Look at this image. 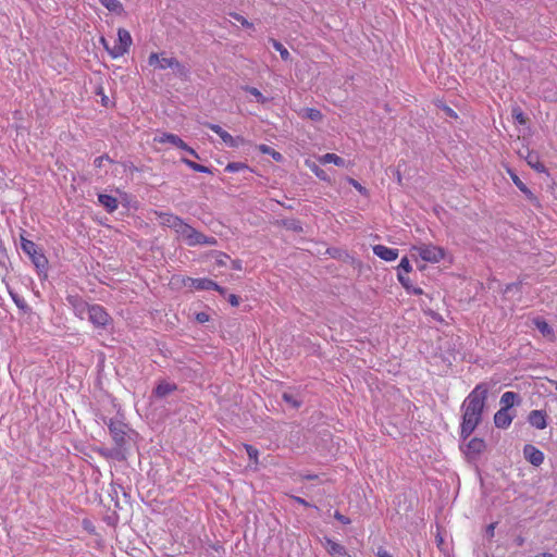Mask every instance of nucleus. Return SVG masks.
<instances>
[{
    "label": "nucleus",
    "mask_w": 557,
    "mask_h": 557,
    "mask_svg": "<svg viewBox=\"0 0 557 557\" xmlns=\"http://www.w3.org/2000/svg\"><path fill=\"white\" fill-rule=\"evenodd\" d=\"M321 161L323 163H330L333 162L337 165H343L345 163L344 159L336 156L335 153H326L321 158Z\"/></svg>",
    "instance_id": "nucleus-32"
},
{
    "label": "nucleus",
    "mask_w": 557,
    "mask_h": 557,
    "mask_svg": "<svg viewBox=\"0 0 557 557\" xmlns=\"http://www.w3.org/2000/svg\"><path fill=\"white\" fill-rule=\"evenodd\" d=\"M486 448V444L483 438L473 437L467 444V455L470 457H476L481 455Z\"/></svg>",
    "instance_id": "nucleus-10"
},
{
    "label": "nucleus",
    "mask_w": 557,
    "mask_h": 557,
    "mask_svg": "<svg viewBox=\"0 0 557 557\" xmlns=\"http://www.w3.org/2000/svg\"><path fill=\"white\" fill-rule=\"evenodd\" d=\"M511 180L515 183V185L528 197L532 196L531 190L525 186V184L518 177L517 174L510 173Z\"/></svg>",
    "instance_id": "nucleus-31"
},
{
    "label": "nucleus",
    "mask_w": 557,
    "mask_h": 557,
    "mask_svg": "<svg viewBox=\"0 0 557 557\" xmlns=\"http://www.w3.org/2000/svg\"><path fill=\"white\" fill-rule=\"evenodd\" d=\"M244 448L247 451L249 459L253 462L255 468L259 465V450L249 444H244Z\"/></svg>",
    "instance_id": "nucleus-29"
},
{
    "label": "nucleus",
    "mask_w": 557,
    "mask_h": 557,
    "mask_svg": "<svg viewBox=\"0 0 557 557\" xmlns=\"http://www.w3.org/2000/svg\"><path fill=\"white\" fill-rule=\"evenodd\" d=\"M244 89L250 95H252L256 98L257 102L263 104L268 101V99L256 87L246 86L244 87Z\"/></svg>",
    "instance_id": "nucleus-33"
},
{
    "label": "nucleus",
    "mask_w": 557,
    "mask_h": 557,
    "mask_svg": "<svg viewBox=\"0 0 557 557\" xmlns=\"http://www.w3.org/2000/svg\"><path fill=\"white\" fill-rule=\"evenodd\" d=\"M180 236L187 242V245L197 246L199 232L186 223L185 227L181 231Z\"/></svg>",
    "instance_id": "nucleus-14"
},
{
    "label": "nucleus",
    "mask_w": 557,
    "mask_h": 557,
    "mask_svg": "<svg viewBox=\"0 0 557 557\" xmlns=\"http://www.w3.org/2000/svg\"><path fill=\"white\" fill-rule=\"evenodd\" d=\"M230 257L227 255H223V253H220L219 255V258L216 259V263L218 265H225L226 264V259H228Z\"/></svg>",
    "instance_id": "nucleus-49"
},
{
    "label": "nucleus",
    "mask_w": 557,
    "mask_h": 557,
    "mask_svg": "<svg viewBox=\"0 0 557 557\" xmlns=\"http://www.w3.org/2000/svg\"><path fill=\"white\" fill-rule=\"evenodd\" d=\"M294 498H295V500H296L297 503H299V504H301V505H305V506H308V503H307L305 499H302V498H300V497H294Z\"/></svg>",
    "instance_id": "nucleus-57"
},
{
    "label": "nucleus",
    "mask_w": 557,
    "mask_h": 557,
    "mask_svg": "<svg viewBox=\"0 0 557 557\" xmlns=\"http://www.w3.org/2000/svg\"><path fill=\"white\" fill-rule=\"evenodd\" d=\"M232 267H233V269H235V270H242V261H239V260H233V261H232Z\"/></svg>",
    "instance_id": "nucleus-55"
},
{
    "label": "nucleus",
    "mask_w": 557,
    "mask_h": 557,
    "mask_svg": "<svg viewBox=\"0 0 557 557\" xmlns=\"http://www.w3.org/2000/svg\"><path fill=\"white\" fill-rule=\"evenodd\" d=\"M301 117L309 119L313 122H319L322 120V113L320 110L314 108H304L299 112Z\"/></svg>",
    "instance_id": "nucleus-26"
},
{
    "label": "nucleus",
    "mask_w": 557,
    "mask_h": 557,
    "mask_svg": "<svg viewBox=\"0 0 557 557\" xmlns=\"http://www.w3.org/2000/svg\"><path fill=\"white\" fill-rule=\"evenodd\" d=\"M176 69L181 74L185 72V67L178 62L176 58H161L159 69Z\"/></svg>",
    "instance_id": "nucleus-21"
},
{
    "label": "nucleus",
    "mask_w": 557,
    "mask_h": 557,
    "mask_svg": "<svg viewBox=\"0 0 557 557\" xmlns=\"http://www.w3.org/2000/svg\"><path fill=\"white\" fill-rule=\"evenodd\" d=\"M196 320L199 323H205V322L209 321V314H207L206 312H199L196 314Z\"/></svg>",
    "instance_id": "nucleus-47"
},
{
    "label": "nucleus",
    "mask_w": 557,
    "mask_h": 557,
    "mask_svg": "<svg viewBox=\"0 0 557 557\" xmlns=\"http://www.w3.org/2000/svg\"><path fill=\"white\" fill-rule=\"evenodd\" d=\"M176 385H157L154 394L159 397H163L174 391Z\"/></svg>",
    "instance_id": "nucleus-35"
},
{
    "label": "nucleus",
    "mask_w": 557,
    "mask_h": 557,
    "mask_svg": "<svg viewBox=\"0 0 557 557\" xmlns=\"http://www.w3.org/2000/svg\"><path fill=\"white\" fill-rule=\"evenodd\" d=\"M270 42L272 44L273 48L280 52V55L281 58L284 60V61H287L289 60L290 58V54L288 52V50L280 42L277 41L276 39H273L271 38L270 39Z\"/></svg>",
    "instance_id": "nucleus-28"
},
{
    "label": "nucleus",
    "mask_w": 557,
    "mask_h": 557,
    "mask_svg": "<svg viewBox=\"0 0 557 557\" xmlns=\"http://www.w3.org/2000/svg\"><path fill=\"white\" fill-rule=\"evenodd\" d=\"M21 248L29 257L35 268L37 269L38 274L40 275L44 273L46 275L48 269V259L42 253L41 249H39L34 242L25 238L24 236H21Z\"/></svg>",
    "instance_id": "nucleus-2"
},
{
    "label": "nucleus",
    "mask_w": 557,
    "mask_h": 557,
    "mask_svg": "<svg viewBox=\"0 0 557 557\" xmlns=\"http://www.w3.org/2000/svg\"><path fill=\"white\" fill-rule=\"evenodd\" d=\"M548 382L549 383H557V381H554V380H549Z\"/></svg>",
    "instance_id": "nucleus-62"
},
{
    "label": "nucleus",
    "mask_w": 557,
    "mask_h": 557,
    "mask_svg": "<svg viewBox=\"0 0 557 557\" xmlns=\"http://www.w3.org/2000/svg\"><path fill=\"white\" fill-rule=\"evenodd\" d=\"M546 413L543 410H532L529 413V423L537 430H543L547 426Z\"/></svg>",
    "instance_id": "nucleus-9"
},
{
    "label": "nucleus",
    "mask_w": 557,
    "mask_h": 557,
    "mask_svg": "<svg viewBox=\"0 0 557 557\" xmlns=\"http://www.w3.org/2000/svg\"><path fill=\"white\" fill-rule=\"evenodd\" d=\"M189 282V286L199 290H208L212 289V287H216V283L210 278H190L187 280Z\"/></svg>",
    "instance_id": "nucleus-17"
},
{
    "label": "nucleus",
    "mask_w": 557,
    "mask_h": 557,
    "mask_svg": "<svg viewBox=\"0 0 557 557\" xmlns=\"http://www.w3.org/2000/svg\"><path fill=\"white\" fill-rule=\"evenodd\" d=\"M283 400L292 408L297 409L302 404V400L299 398V395L294 393L293 391L284 392Z\"/></svg>",
    "instance_id": "nucleus-25"
},
{
    "label": "nucleus",
    "mask_w": 557,
    "mask_h": 557,
    "mask_svg": "<svg viewBox=\"0 0 557 557\" xmlns=\"http://www.w3.org/2000/svg\"><path fill=\"white\" fill-rule=\"evenodd\" d=\"M486 392L478 385L462 404L463 414L460 426V436L468 438L482 420Z\"/></svg>",
    "instance_id": "nucleus-1"
},
{
    "label": "nucleus",
    "mask_w": 557,
    "mask_h": 557,
    "mask_svg": "<svg viewBox=\"0 0 557 557\" xmlns=\"http://www.w3.org/2000/svg\"><path fill=\"white\" fill-rule=\"evenodd\" d=\"M527 163L539 173L546 171L545 165L540 161L537 153L529 151L525 156Z\"/></svg>",
    "instance_id": "nucleus-19"
},
{
    "label": "nucleus",
    "mask_w": 557,
    "mask_h": 557,
    "mask_svg": "<svg viewBox=\"0 0 557 557\" xmlns=\"http://www.w3.org/2000/svg\"><path fill=\"white\" fill-rule=\"evenodd\" d=\"M398 280L399 282L406 287L408 288V277H406L403 272H398Z\"/></svg>",
    "instance_id": "nucleus-50"
},
{
    "label": "nucleus",
    "mask_w": 557,
    "mask_h": 557,
    "mask_svg": "<svg viewBox=\"0 0 557 557\" xmlns=\"http://www.w3.org/2000/svg\"><path fill=\"white\" fill-rule=\"evenodd\" d=\"M373 252H374V255H376L377 257H380L381 259H383L385 261H393L398 257L397 249L388 248L383 245H375L373 247Z\"/></svg>",
    "instance_id": "nucleus-11"
},
{
    "label": "nucleus",
    "mask_w": 557,
    "mask_h": 557,
    "mask_svg": "<svg viewBox=\"0 0 557 557\" xmlns=\"http://www.w3.org/2000/svg\"><path fill=\"white\" fill-rule=\"evenodd\" d=\"M216 244V239L214 237H209L199 232V237L197 238V245H208L212 246Z\"/></svg>",
    "instance_id": "nucleus-38"
},
{
    "label": "nucleus",
    "mask_w": 557,
    "mask_h": 557,
    "mask_svg": "<svg viewBox=\"0 0 557 557\" xmlns=\"http://www.w3.org/2000/svg\"><path fill=\"white\" fill-rule=\"evenodd\" d=\"M154 140L161 144L169 143L181 149L187 148V144L185 141H183L177 135L170 133H163L161 136L154 138Z\"/></svg>",
    "instance_id": "nucleus-12"
},
{
    "label": "nucleus",
    "mask_w": 557,
    "mask_h": 557,
    "mask_svg": "<svg viewBox=\"0 0 557 557\" xmlns=\"http://www.w3.org/2000/svg\"><path fill=\"white\" fill-rule=\"evenodd\" d=\"M160 61H161V59H160L159 54L154 53V52L151 53L149 55V58H148V63L151 66H158L159 67L160 66Z\"/></svg>",
    "instance_id": "nucleus-43"
},
{
    "label": "nucleus",
    "mask_w": 557,
    "mask_h": 557,
    "mask_svg": "<svg viewBox=\"0 0 557 557\" xmlns=\"http://www.w3.org/2000/svg\"><path fill=\"white\" fill-rule=\"evenodd\" d=\"M362 205V196H359V198L357 199V206L356 208L359 209V206Z\"/></svg>",
    "instance_id": "nucleus-60"
},
{
    "label": "nucleus",
    "mask_w": 557,
    "mask_h": 557,
    "mask_svg": "<svg viewBox=\"0 0 557 557\" xmlns=\"http://www.w3.org/2000/svg\"><path fill=\"white\" fill-rule=\"evenodd\" d=\"M534 557H554V556L552 554H549V553H543V554H539V555H536Z\"/></svg>",
    "instance_id": "nucleus-59"
},
{
    "label": "nucleus",
    "mask_w": 557,
    "mask_h": 557,
    "mask_svg": "<svg viewBox=\"0 0 557 557\" xmlns=\"http://www.w3.org/2000/svg\"><path fill=\"white\" fill-rule=\"evenodd\" d=\"M495 525H496L495 523H491V524H488V525H487V528H486V532H487V535H488L490 537H493V536H494Z\"/></svg>",
    "instance_id": "nucleus-52"
},
{
    "label": "nucleus",
    "mask_w": 557,
    "mask_h": 557,
    "mask_svg": "<svg viewBox=\"0 0 557 557\" xmlns=\"http://www.w3.org/2000/svg\"><path fill=\"white\" fill-rule=\"evenodd\" d=\"M203 125L213 131L215 134H218L222 141L228 147L236 148L239 147L240 145H244L245 143V139L243 137H233L231 134H228L226 131H224L221 126L216 124L207 122Z\"/></svg>",
    "instance_id": "nucleus-5"
},
{
    "label": "nucleus",
    "mask_w": 557,
    "mask_h": 557,
    "mask_svg": "<svg viewBox=\"0 0 557 557\" xmlns=\"http://www.w3.org/2000/svg\"><path fill=\"white\" fill-rule=\"evenodd\" d=\"M108 426L115 445L119 448H123L126 444V424L121 421L111 420Z\"/></svg>",
    "instance_id": "nucleus-6"
},
{
    "label": "nucleus",
    "mask_w": 557,
    "mask_h": 557,
    "mask_svg": "<svg viewBox=\"0 0 557 557\" xmlns=\"http://www.w3.org/2000/svg\"><path fill=\"white\" fill-rule=\"evenodd\" d=\"M512 418L506 408L500 409L494 416V423L497 428L506 429L510 425Z\"/></svg>",
    "instance_id": "nucleus-15"
},
{
    "label": "nucleus",
    "mask_w": 557,
    "mask_h": 557,
    "mask_svg": "<svg viewBox=\"0 0 557 557\" xmlns=\"http://www.w3.org/2000/svg\"><path fill=\"white\" fill-rule=\"evenodd\" d=\"M176 226L172 227V230L180 236L181 231L185 227L186 223L180 218L177 220V223H175Z\"/></svg>",
    "instance_id": "nucleus-45"
},
{
    "label": "nucleus",
    "mask_w": 557,
    "mask_h": 557,
    "mask_svg": "<svg viewBox=\"0 0 557 557\" xmlns=\"http://www.w3.org/2000/svg\"><path fill=\"white\" fill-rule=\"evenodd\" d=\"M154 214L158 216L159 222L162 226H166L170 228L176 226L175 223H177V220L180 219V216L169 212L154 211Z\"/></svg>",
    "instance_id": "nucleus-18"
},
{
    "label": "nucleus",
    "mask_w": 557,
    "mask_h": 557,
    "mask_svg": "<svg viewBox=\"0 0 557 557\" xmlns=\"http://www.w3.org/2000/svg\"><path fill=\"white\" fill-rule=\"evenodd\" d=\"M519 287H520V283H512V284L507 285L506 292H509L511 289H518Z\"/></svg>",
    "instance_id": "nucleus-56"
},
{
    "label": "nucleus",
    "mask_w": 557,
    "mask_h": 557,
    "mask_svg": "<svg viewBox=\"0 0 557 557\" xmlns=\"http://www.w3.org/2000/svg\"><path fill=\"white\" fill-rule=\"evenodd\" d=\"M104 162H113L108 154L100 156L95 159L94 164L97 169H102L104 165Z\"/></svg>",
    "instance_id": "nucleus-40"
},
{
    "label": "nucleus",
    "mask_w": 557,
    "mask_h": 557,
    "mask_svg": "<svg viewBox=\"0 0 557 557\" xmlns=\"http://www.w3.org/2000/svg\"><path fill=\"white\" fill-rule=\"evenodd\" d=\"M533 323L544 337L553 339L554 331L545 320L536 318L533 320Z\"/></svg>",
    "instance_id": "nucleus-23"
},
{
    "label": "nucleus",
    "mask_w": 557,
    "mask_h": 557,
    "mask_svg": "<svg viewBox=\"0 0 557 557\" xmlns=\"http://www.w3.org/2000/svg\"><path fill=\"white\" fill-rule=\"evenodd\" d=\"M285 225L287 226V228L293 230L295 232L302 231L300 223L296 220H289V221L285 222Z\"/></svg>",
    "instance_id": "nucleus-41"
},
{
    "label": "nucleus",
    "mask_w": 557,
    "mask_h": 557,
    "mask_svg": "<svg viewBox=\"0 0 557 557\" xmlns=\"http://www.w3.org/2000/svg\"><path fill=\"white\" fill-rule=\"evenodd\" d=\"M418 251L419 256L430 262H438L444 258V249L433 245H421L419 247H414Z\"/></svg>",
    "instance_id": "nucleus-4"
},
{
    "label": "nucleus",
    "mask_w": 557,
    "mask_h": 557,
    "mask_svg": "<svg viewBox=\"0 0 557 557\" xmlns=\"http://www.w3.org/2000/svg\"><path fill=\"white\" fill-rule=\"evenodd\" d=\"M325 548L332 556L335 557H343L346 554L344 546L330 539H325Z\"/></svg>",
    "instance_id": "nucleus-24"
},
{
    "label": "nucleus",
    "mask_w": 557,
    "mask_h": 557,
    "mask_svg": "<svg viewBox=\"0 0 557 557\" xmlns=\"http://www.w3.org/2000/svg\"><path fill=\"white\" fill-rule=\"evenodd\" d=\"M446 112L449 116H455L456 117V113L450 109V108H446Z\"/></svg>",
    "instance_id": "nucleus-58"
},
{
    "label": "nucleus",
    "mask_w": 557,
    "mask_h": 557,
    "mask_svg": "<svg viewBox=\"0 0 557 557\" xmlns=\"http://www.w3.org/2000/svg\"><path fill=\"white\" fill-rule=\"evenodd\" d=\"M234 17L236 18V21L240 22L242 25L246 26V27H250L252 26L251 23H249L245 17L238 15V14H235Z\"/></svg>",
    "instance_id": "nucleus-48"
},
{
    "label": "nucleus",
    "mask_w": 557,
    "mask_h": 557,
    "mask_svg": "<svg viewBox=\"0 0 557 557\" xmlns=\"http://www.w3.org/2000/svg\"><path fill=\"white\" fill-rule=\"evenodd\" d=\"M182 161L187 165L189 166L191 170L196 171V172H200V173H211V170L205 165H201L199 163H196L191 160H188L186 158H183Z\"/></svg>",
    "instance_id": "nucleus-30"
},
{
    "label": "nucleus",
    "mask_w": 557,
    "mask_h": 557,
    "mask_svg": "<svg viewBox=\"0 0 557 557\" xmlns=\"http://www.w3.org/2000/svg\"><path fill=\"white\" fill-rule=\"evenodd\" d=\"M88 317L96 326H104L109 321V314L99 305H92L88 308Z\"/></svg>",
    "instance_id": "nucleus-7"
},
{
    "label": "nucleus",
    "mask_w": 557,
    "mask_h": 557,
    "mask_svg": "<svg viewBox=\"0 0 557 557\" xmlns=\"http://www.w3.org/2000/svg\"><path fill=\"white\" fill-rule=\"evenodd\" d=\"M121 449L119 447L115 449L98 448L97 453L106 459L124 460L126 457Z\"/></svg>",
    "instance_id": "nucleus-20"
},
{
    "label": "nucleus",
    "mask_w": 557,
    "mask_h": 557,
    "mask_svg": "<svg viewBox=\"0 0 557 557\" xmlns=\"http://www.w3.org/2000/svg\"><path fill=\"white\" fill-rule=\"evenodd\" d=\"M524 458L533 466L539 467L544 461V454L539 448L531 444L523 447Z\"/></svg>",
    "instance_id": "nucleus-8"
},
{
    "label": "nucleus",
    "mask_w": 557,
    "mask_h": 557,
    "mask_svg": "<svg viewBox=\"0 0 557 557\" xmlns=\"http://www.w3.org/2000/svg\"><path fill=\"white\" fill-rule=\"evenodd\" d=\"M259 150L262 153L270 154L275 161H281L283 158L280 152L275 151L274 149H272L271 147H269L267 145H260Z\"/></svg>",
    "instance_id": "nucleus-34"
},
{
    "label": "nucleus",
    "mask_w": 557,
    "mask_h": 557,
    "mask_svg": "<svg viewBox=\"0 0 557 557\" xmlns=\"http://www.w3.org/2000/svg\"><path fill=\"white\" fill-rule=\"evenodd\" d=\"M212 289L216 290L223 297H227L226 288L216 284V287H212Z\"/></svg>",
    "instance_id": "nucleus-51"
},
{
    "label": "nucleus",
    "mask_w": 557,
    "mask_h": 557,
    "mask_svg": "<svg viewBox=\"0 0 557 557\" xmlns=\"http://www.w3.org/2000/svg\"><path fill=\"white\" fill-rule=\"evenodd\" d=\"M512 117L520 124L524 125L527 124L528 119L523 114L520 108L512 109Z\"/></svg>",
    "instance_id": "nucleus-39"
},
{
    "label": "nucleus",
    "mask_w": 557,
    "mask_h": 557,
    "mask_svg": "<svg viewBox=\"0 0 557 557\" xmlns=\"http://www.w3.org/2000/svg\"><path fill=\"white\" fill-rule=\"evenodd\" d=\"M226 299L233 307H237L239 305V298L234 294H228Z\"/></svg>",
    "instance_id": "nucleus-46"
},
{
    "label": "nucleus",
    "mask_w": 557,
    "mask_h": 557,
    "mask_svg": "<svg viewBox=\"0 0 557 557\" xmlns=\"http://www.w3.org/2000/svg\"><path fill=\"white\" fill-rule=\"evenodd\" d=\"M350 186H354L359 195L362 196V205L359 206V210H366L370 203L369 190L354 178H350Z\"/></svg>",
    "instance_id": "nucleus-16"
},
{
    "label": "nucleus",
    "mask_w": 557,
    "mask_h": 557,
    "mask_svg": "<svg viewBox=\"0 0 557 557\" xmlns=\"http://www.w3.org/2000/svg\"><path fill=\"white\" fill-rule=\"evenodd\" d=\"M409 273L411 271V265L407 257H404L399 263V272Z\"/></svg>",
    "instance_id": "nucleus-42"
},
{
    "label": "nucleus",
    "mask_w": 557,
    "mask_h": 557,
    "mask_svg": "<svg viewBox=\"0 0 557 557\" xmlns=\"http://www.w3.org/2000/svg\"><path fill=\"white\" fill-rule=\"evenodd\" d=\"M377 557H393L387 550L384 548H379L377 550Z\"/></svg>",
    "instance_id": "nucleus-53"
},
{
    "label": "nucleus",
    "mask_w": 557,
    "mask_h": 557,
    "mask_svg": "<svg viewBox=\"0 0 557 557\" xmlns=\"http://www.w3.org/2000/svg\"><path fill=\"white\" fill-rule=\"evenodd\" d=\"M183 150L187 151L189 154H191L193 157L199 159V156L198 153L193 149L190 148L188 145H187V148H184Z\"/></svg>",
    "instance_id": "nucleus-54"
},
{
    "label": "nucleus",
    "mask_w": 557,
    "mask_h": 557,
    "mask_svg": "<svg viewBox=\"0 0 557 557\" xmlns=\"http://www.w3.org/2000/svg\"><path fill=\"white\" fill-rule=\"evenodd\" d=\"M397 180H398L399 183L401 182V176H400L399 172H397Z\"/></svg>",
    "instance_id": "nucleus-61"
},
{
    "label": "nucleus",
    "mask_w": 557,
    "mask_h": 557,
    "mask_svg": "<svg viewBox=\"0 0 557 557\" xmlns=\"http://www.w3.org/2000/svg\"><path fill=\"white\" fill-rule=\"evenodd\" d=\"M11 296H12V298H13V300H14L15 305H16L18 308L24 309V308H26V307H27V305H26L25 300H24L23 298H21L20 296L15 295V294H12V293H11Z\"/></svg>",
    "instance_id": "nucleus-44"
},
{
    "label": "nucleus",
    "mask_w": 557,
    "mask_h": 557,
    "mask_svg": "<svg viewBox=\"0 0 557 557\" xmlns=\"http://www.w3.org/2000/svg\"><path fill=\"white\" fill-rule=\"evenodd\" d=\"M242 170H249L248 165L243 162H231L226 165V172H238Z\"/></svg>",
    "instance_id": "nucleus-36"
},
{
    "label": "nucleus",
    "mask_w": 557,
    "mask_h": 557,
    "mask_svg": "<svg viewBox=\"0 0 557 557\" xmlns=\"http://www.w3.org/2000/svg\"><path fill=\"white\" fill-rule=\"evenodd\" d=\"M100 3L111 12L120 13L123 10L122 3L117 0H99Z\"/></svg>",
    "instance_id": "nucleus-27"
},
{
    "label": "nucleus",
    "mask_w": 557,
    "mask_h": 557,
    "mask_svg": "<svg viewBox=\"0 0 557 557\" xmlns=\"http://www.w3.org/2000/svg\"><path fill=\"white\" fill-rule=\"evenodd\" d=\"M100 40L112 58H119L124 55L132 45V36L129 32L124 28H119L117 39L114 41L113 47L110 48L108 46L107 40L103 37H101Z\"/></svg>",
    "instance_id": "nucleus-3"
},
{
    "label": "nucleus",
    "mask_w": 557,
    "mask_h": 557,
    "mask_svg": "<svg viewBox=\"0 0 557 557\" xmlns=\"http://www.w3.org/2000/svg\"><path fill=\"white\" fill-rule=\"evenodd\" d=\"M180 236L187 242V245L197 246L199 232L186 223L185 227L181 231Z\"/></svg>",
    "instance_id": "nucleus-13"
},
{
    "label": "nucleus",
    "mask_w": 557,
    "mask_h": 557,
    "mask_svg": "<svg viewBox=\"0 0 557 557\" xmlns=\"http://www.w3.org/2000/svg\"><path fill=\"white\" fill-rule=\"evenodd\" d=\"M516 395L511 392H507L502 396V404H504L503 408H510L513 405Z\"/></svg>",
    "instance_id": "nucleus-37"
},
{
    "label": "nucleus",
    "mask_w": 557,
    "mask_h": 557,
    "mask_svg": "<svg viewBox=\"0 0 557 557\" xmlns=\"http://www.w3.org/2000/svg\"><path fill=\"white\" fill-rule=\"evenodd\" d=\"M98 200L108 212H113L117 208V199L111 195L100 194Z\"/></svg>",
    "instance_id": "nucleus-22"
}]
</instances>
